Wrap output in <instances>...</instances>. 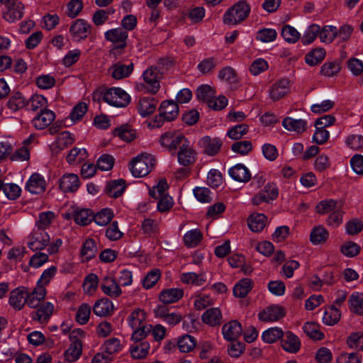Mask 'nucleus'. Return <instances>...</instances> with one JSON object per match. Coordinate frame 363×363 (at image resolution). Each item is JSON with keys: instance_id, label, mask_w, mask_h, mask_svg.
<instances>
[{"instance_id": "nucleus-11", "label": "nucleus", "mask_w": 363, "mask_h": 363, "mask_svg": "<svg viewBox=\"0 0 363 363\" xmlns=\"http://www.w3.org/2000/svg\"><path fill=\"white\" fill-rule=\"evenodd\" d=\"M105 38L113 43H119L120 45L112 50V53L116 55L119 49L125 47V40L128 38V33L121 28L111 29L105 33Z\"/></svg>"}, {"instance_id": "nucleus-8", "label": "nucleus", "mask_w": 363, "mask_h": 363, "mask_svg": "<svg viewBox=\"0 0 363 363\" xmlns=\"http://www.w3.org/2000/svg\"><path fill=\"white\" fill-rule=\"evenodd\" d=\"M177 159L179 163L184 167L192 164L196 160V152L186 140L179 146Z\"/></svg>"}, {"instance_id": "nucleus-23", "label": "nucleus", "mask_w": 363, "mask_h": 363, "mask_svg": "<svg viewBox=\"0 0 363 363\" xmlns=\"http://www.w3.org/2000/svg\"><path fill=\"white\" fill-rule=\"evenodd\" d=\"M281 346L283 349L290 353H296L301 348V341L298 336L291 331L286 332L282 336Z\"/></svg>"}, {"instance_id": "nucleus-42", "label": "nucleus", "mask_w": 363, "mask_h": 363, "mask_svg": "<svg viewBox=\"0 0 363 363\" xmlns=\"http://www.w3.org/2000/svg\"><path fill=\"white\" fill-rule=\"evenodd\" d=\"M145 319V313L140 308L134 310L128 318L129 325L133 330L135 328L144 325L143 321Z\"/></svg>"}, {"instance_id": "nucleus-49", "label": "nucleus", "mask_w": 363, "mask_h": 363, "mask_svg": "<svg viewBox=\"0 0 363 363\" xmlns=\"http://www.w3.org/2000/svg\"><path fill=\"white\" fill-rule=\"evenodd\" d=\"M177 345L182 352H189L196 347V341L193 336L185 335L179 338Z\"/></svg>"}, {"instance_id": "nucleus-36", "label": "nucleus", "mask_w": 363, "mask_h": 363, "mask_svg": "<svg viewBox=\"0 0 363 363\" xmlns=\"http://www.w3.org/2000/svg\"><path fill=\"white\" fill-rule=\"evenodd\" d=\"M82 345L79 340L74 341L65 352V358L69 362L77 360L82 354Z\"/></svg>"}, {"instance_id": "nucleus-39", "label": "nucleus", "mask_w": 363, "mask_h": 363, "mask_svg": "<svg viewBox=\"0 0 363 363\" xmlns=\"http://www.w3.org/2000/svg\"><path fill=\"white\" fill-rule=\"evenodd\" d=\"M73 218L76 223L86 225L92 221L93 213L88 208L78 209L74 211Z\"/></svg>"}, {"instance_id": "nucleus-61", "label": "nucleus", "mask_w": 363, "mask_h": 363, "mask_svg": "<svg viewBox=\"0 0 363 363\" xmlns=\"http://www.w3.org/2000/svg\"><path fill=\"white\" fill-rule=\"evenodd\" d=\"M281 35L288 43H296L300 38V33L292 26L286 25L282 28Z\"/></svg>"}, {"instance_id": "nucleus-59", "label": "nucleus", "mask_w": 363, "mask_h": 363, "mask_svg": "<svg viewBox=\"0 0 363 363\" xmlns=\"http://www.w3.org/2000/svg\"><path fill=\"white\" fill-rule=\"evenodd\" d=\"M320 26L317 24L311 25L305 31L301 42L303 45H308L314 41L319 35Z\"/></svg>"}, {"instance_id": "nucleus-58", "label": "nucleus", "mask_w": 363, "mask_h": 363, "mask_svg": "<svg viewBox=\"0 0 363 363\" xmlns=\"http://www.w3.org/2000/svg\"><path fill=\"white\" fill-rule=\"evenodd\" d=\"M337 35V28L334 26H325L320 28L319 38L323 43H330Z\"/></svg>"}, {"instance_id": "nucleus-64", "label": "nucleus", "mask_w": 363, "mask_h": 363, "mask_svg": "<svg viewBox=\"0 0 363 363\" xmlns=\"http://www.w3.org/2000/svg\"><path fill=\"white\" fill-rule=\"evenodd\" d=\"M3 192L6 196L11 200H16L21 196V189L16 184H4Z\"/></svg>"}, {"instance_id": "nucleus-2", "label": "nucleus", "mask_w": 363, "mask_h": 363, "mask_svg": "<svg viewBox=\"0 0 363 363\" xmlns=\"http://www.w3.org/2000/svg\"><path fill=\"white\" fill-rule=\"evenodd\" d=\"M155 164V159L152 155L143 153L133 159L130 170L135 177H143L152 171Z\"/></svg>"}, {"instance_id": "nucleus-55", "label": "nucleus", "mask_w": 363, "mask_h": 363, "mask_svg": "<svg viewBox=\"0 0 363 363\" xmlns=\"http://www.w3.org/2000/svg\"><path fill=\"white\" fill-rule=\"evenodd\" d=\"M87 156V152L85 149L72 148L67 156V161L72 164L75 162H83Z\"/></svg>"}, {"instance_id": "nucleus-28", "label": "nucleus", "mask_w": 363, "mask_h": 363, "mask_svg": "<svg viewBox=\"0 0 363 363\" xmlns=\"http://www.w3.org/2000/svg\"><path fill=\"white\" fill-rule=\"evenodd\" d=\"M183 290L180 289H164L160 292L159 299L164 304H170L178 301L183 296Z\"/></svg>"}, {"instance_id": "nucleus-50", "label": "nucleus", "mask_w": 363, "mask_h": 363, "mask_svg": "<svg viewBox=\"0 0 363 363\" xmlns=\"http://www.w3.org/2000/svg\"><path fill=\"white\" fill-rule=\"evenodd\" d=\"M96 252L97 247L95 241L91 238L86 240L81 250L82 256L86 260H89L96 256Z\"/></svg>"}, {"instance_id": "nucleus-53", "label": "nucleus", "mask_w": 363, "mask_h": 363, "mask_svg": "<svg viewBox=\"0 0 363 363\" xmlns=\"http://www.w3.org/2000/svg\"><path fill=\"white\" fill-rule=\"evenodd\" d=\"M26 104V99L19 92L15 93L7 102L8 108L13 111H16L23 108Z\"/></svg>"}, {"instance_id": "nucleus-15", "label": "nucleus", "mask_w": 363, "mask_h": 363, "mask_svg": "<svg viewBox=\"0 0 363 363\" xmlns=\"http://www.w3.org/2000/svg\"><path fill=\"white\" fill-rule=\"evenodd\" d=\"M290 90V82L286 79H281L277 81L271 86L269 90L270 99L273 101H278L284 97Z\"/></svg>"}, {"instance_id": "nucleus-22", "label": "nucleus", "mask_w": 363, "mask_h": 363, "mask_svg": "<svg viewBox=\"0 0 363 363\" xmlns=\"http://www.w3.org/2000/svg\"><path fill=\"white\" fill-rule=\"evenodd\" d=\"M242 332V325L237 320L225 323L222 328L223 337L228 341H235L241 335Z\"/></svg>"}, {"instance_id": "nucleus-19", "label": "nucleus", "mask_w": 363, "mask_h": 363, "mask_svg": "<svg viewBox=\"0 0 363 363\" xmlns=\"http://www.w3.org/2000/svg\"><path fill=\"white\" fill-rule=\"evenodd\" d=\"M24 5L19 0H13L11 4L6 7L4 18L9 22H14L23 17Z\"/></svg>"}, {"instance_id": "nucleus-31", "label": "nucleus", "mask_w": 363, "mask_h": 363, "mask_svg": "<svg viewBox=\"0 0 363 363\" xmlns=\"http://www.w3.org/2000/svg\"><path fill=\"white\" fill-rule=\"evenodd\" d=\"M306 121L303 119H294L291 117L285 118L282 121V125L289 131L301 133L306 130Z\"/></svg>"}, {"instance_id": "nucleus-30", "label": "nucleus", "mask_w": 363, "mask_h": 363, "mask_svg": "<svg viewBox=\"0 0 363 363\" xmlns=\"http://www.w3.org/2000/svg\"><path fill=\"white\" fill-rule=\"evenodd\" d=\"M203 322L211 326L219 325L222 320V314L218 308H211L206 310L201 316Z\"/></svg>"}, {"instance_id": "nucleus-13", "label": "nucleus", "mask_w": 363, "mask_h": 363, "mask_svg": "<svg viewBox=\"0 0 363 363\" xmlns=\"http://www.w3.org/2000/svg\"><path fill=\"white\" fill-rule=\"evenodd\" d=\"M55 113L50 110H42L32 120L33 126L37 130H43L48 127L55 120Z\"/></svg>"}, {"instance_id": "nucleus-52", "label": "nucleus", "mask_w": 363, "mask_h": 363, "mask_svg": "<svg viewBox=\"0 0 363 363\" xmlns=\"http://www.w3.org/2000/svg\"><path fill=\"white\" fill-rule=\"evenodd\" d=\"M214 90L208 84L199 86L196 93V98L199 101H205L207 104H208L211 98H214Z\"/></svg>"}, {"instance_id": "nucleus-60", "label": "nucleus", "mask_w": 363, "mask_h": 363, "mask_svg": "<svg viewBox=\"0 0 363 363\" xmlns=\"http://www.w3.org/2000/svg\"><path fill=\"white\" fill-rule=\"evenodd\" d=\"M74 142V137L69 131H63L59 134L57 139V146L59 149L63 150L72 145Z\"/></svg>"}, {"instance_id": "nucleus-27", "label": "nucleus", "mask_w": 363, "mask_h": 363, "mask_svg": "<svg viewBox=\"0 0 363 363\" xmlns=\"http://www.w3.org/2000/svg\"><path fill=\"white\" fill-rule=\"evenodd\" d=\"M113 310V304L108 298H101L97 301L93 307L94 313L100 317L111 315Z\"/></svg>"}, {"instance_id": "nucleus-29", "label": "nucleus", "mask_w": 363, "mask_h": 363, "mask_svg": "<svg viewBox=\"0 0 363 363\" xmlns=\"http://www.w3.org/2000/svg\"><path fill=\"white\" fill-rule=\"evenodd\" d=\"M230 176L235 181L247 182L251 178V174L247 168L242 164H238L231 167L229 171Z\"/></svg>"}, {"instance_id": "nucleus-63", "label": "nucleus", "mask_w": 363, "mask_h": 363, "mask_svg": "<svg viewBox=\"0 0 363 363\" xmlns=\"http://www.w3.org/2000/svg\"><path fill=\"white\" fill-rule=\"evenodd\" d=\"M91 306L87 303L82 304L76 314V320L81 325L86 323L89 319Z\"/></svg>"}, {"instance_id": "nucleus-48", "label": "nucleus", "mask_w": 363, "mask_h": 363, "mask_svg": "<svg viewBox=\"0 0 363 363\" xmlns=\"http://www.w3.org/2000/svg\"><path fill=\"white\" fill-rule=\"evenodd\" d=\"M284 335L283 330L277 327L271 328L263 332L262 338L267 343H273Z\"/></svg>"}, {"instance_id": "nucleus-1", "label": "nucleus", "mask_w": 363, "mask_h": 363, "mask_svg": "<svg viewBox=\"0 0 363 363\" xmlns=\"http://www.w3.org/2000/svg\"><path fill=\"white\" fill-rule=\"evenodd\" d=\"M250 6L245 0H240L229 8L223 15V23L235 26L243 21L250 14Z\"/></svg>"}, {"instance_id": "nucleus-4", "label": "nucleus", "mask_w": 363, "mask_h": 363, "mask_svg": "<svg viewBox=\"0 0 363 363\" xmlns=\"http://www.w3.org/2000/svg\"><path fill=\"white\" fill-rule=\"evenodd\" d=\"M103 99L107 104L119 108L127 106L130 102V95L119 87H113L106 90Z\"/></svg>"}, {"instance_id": "nucleus-32", "label": "nucleus", "mask_w": 363, "mask_h": 363, "mask_svg": "<svg viewBox=\"0 0 363 363\" xmlns=\"http://www.w3.org/2000/svg\"><path fill=\"white\" fill-rule=\"evenodd\" d=\"M253 281L251 279L244 278L240 280L233 288V294L238 298H244L252 289Z\"/></svg>"}, {"instance_id": "nucleus-33", "label": "nucleus", "mask_w": 363, "mask_h": 363, "mask_svg": "<svg viewBox=\"0 0 363 363\" xmlns=\"http://www.w3.org/2000/svg\"><path fill=\"white\" fill-rule=\"evenodd\" d=\"M350 311L357 315H363V294L352 293L348 300Z\"/></svg>"}, {"instance_id": "nucleus-51", "label": "nucleus", "mask_w": 363, "mask_h": 363, "mask_svg": "<svg viewBox=\"0 0 363 363\" xmlns=\"http://www.w3.org/2000/svg\"><path fill=\"white\" fill-rule=\"evenodd\" d=\"M325 56V52L323 49H315L306 55V62L311 66H315L320 63Z\"/></svg>"}, {"instance_id": "nucleus-57", "label": "nucleus", "mask_w": 363, "mask_h": 363, "mask_svg": "<svg viewBox=\"0 0 363 363\" xmlns=\"http://www.w3.org/2000/svg\"><path fill=\"white\" fill-rule=\"evenodd\" d=\"M231 150L240 155H246L252 151V145L250 140L238 141L231 145Z\"/></svg>"}, {"instance_id": "nucleus-35", "label": "nucleus", "mask_w": 363, "mask_h": 363, "mask_svg": "<svg viewBox=\"0 0 363 363\" xmlns=\"http://www.w3.org/2000/svg\"><path fill=\"white\" fill-rule=\"evenodd\" d=\"M125 189V181L123 179L113 180L106 185V192L111 197L118 198L124 191Z\"/></svg>"}, {"instance_id": "nucleus-5", "label": "nucleus", "mask_w": 363, "mask_h": 363, "mask_svg": "<svg viewBox=\"0 0 363 363\" xmlns=\"http://www.w3.org/2000/svg\"><path fill=\"white\" fill-rule=\"evenodd\" d=\"M28 239V247L36 251L44 249L48 245L50 236L44 230L38 229L30 234Z\"/></svg>"}, {"instance_id": "nucleus-10", "label": "nucleus", "mask_w": 363, "mask_h": 363, "mask_svg": "<svg viewBox=\"0 0 363 363\" xmlns=\"http://www.w3.org/2000/svg\"><path fill=\"white\" fill-rule=\"evenodd\" d=\"M285 309L278 305L267 307L258 314V318L264 322L277 321L285 315Z\"/></svg>"}, {"instance_id": "nucleus-12", "label": "nucleus", "mask_w": 363, "mask_h": 363, "mask_svg": "<svg viewBox=\"0 0 363 363\" xmlns=\"http://www.w3.org/2000/svg\"><path fill=\"white\" fill-rule=\"evenodd\" d=\"M26 293H28V288L23 286L12 290L9 300L11 307L18 311L21 310L27 303Z\"/></svg>"}, {"instance_id": "nucleus-54", "label": "nucleus", "mask_w": 363, "mask_h": 363, "mask_svg": "<svg viewBox=\"0 0 363 363\" xmlns=\"http://www.w3.org/2000/svg\"><path fill=\"white\" fill-rule=\"evenodd\" d=\"M249 131V126L247 124L242 123L230 128L227 135L232 140H238L242 138Z\"/></svg>"}, {"instance_id": "nucleus-21", "label": "nucleus", "mask_w": 363, "mask_h": 363, "mask_svg": "<svg viewBox=\"0 0 363 363\" xmlns=\"http://www.w3.org/2000/svg\"><path fill=\"white\" fill-rule=\"evenodd\" d=\"M79 187V179L73 173L65 174L60 179V188L65 192H74Z\"/></svg>"}, {"instance_id": "nucleus-7", "label": "nucleus", "mask_w": 363, "mask_h": 363, "mask_svg": "<svg viewBox=\"0 0 363 363\" xmlns=\"http://www.w3.org/2000/svg\"><path fill=\"white\" fill-rule=\"evenodd\" d=\"M69 32L73 40L80 41L84 40L91 33V26L86 21L77 19L70 26Z\"/></svg>"}, {"instance_id": "nucleus-9", "label": "nucleus", "mask_w": 363, "mask_h": 363, "mask_svg": "<svg viewBox=\"0 0 363 363\" xmlns=\"http://www.w3.org/2000/svg\"><path fill=\"white\" fill-rule=\"evenodd\" d=\"M161 73L156 67H151L146 69L143 77L146 83V88L152 94H155L160 89V79Z\"/></svg>"}, {"instance_id": "nucleus-18", "label": "nucleus", "mask_w": 363, "mask_h": 363, "mask_svg": "<svg viewBox=\"0 0 363 363\" xmlns=\"http://www.w3.org/2000/svg\"><path fill=\"white\" fill-rule=\"evenodd\" d=\"M222 144V141L219 138H211L210 136H204L199 141V145L203 149V152L209 156L218 154Z\"/></svg>"}, {"instance_id": "nucleus-37", "label": "nucleus", "mask_w": 363, "mask_h": 363, "mask_svg": "<svg viewBox=\"0 0 363 363\" xmlns=\"http://www.w3.org/2000/svg\"><path fill=\"white\" fill-rule=\"evenodd\" d=\"M181 281L184 284L201 286L206 281V277L203 273L188 272L181 275Z\"/></svg>"}, {"instance_id": "nucleus-44", "label": "nucleus", "mask_w": 363, "mask_h": 363, "mask_svg": "<svg viewBox=\"0 0 363 363\" xmlns=\"http://www.w3.org/2000/svg\"><path fill=\"white\" fill-rule=\"evenodd\" d=\"M202 239V234L198 229L188 231L184 236V242L186 247H194L199 245Z\"/></svg>"}, {"instance_id": "nucleus-24", "label": "nucleus", "mask_w": 363, "mask_h": 363, "mask_svg": "<svg viewBox=\"0 0 363 363\" xmlns=\"http://www.w3.org/2000/svg\"><path fill=\"white\" fill-rule=\"evenodd\" d=\"M158 101L155 98L143 97L139 100L138 110L140 115L146 117L155 112Z\"/></svg>"}, {"instance_id": "nucleus-34", "label": "nucleus", "mask_w": 363, "mask_h": 363, "mask_svg": "<svg viewBox=\"0 0 363 363\" xmlns=\"http://www.w3.org/2000/svg\"><path fill=\"white\" fill-rule=\"evenodd\" d=\"M150 350V344L147 341L135 342L130 347V352L134 359H143L147 356Z\"/></svg>"}, {"instance_id": "nucleus-16", "label": "nucleus", "mask_w": 363, "mask_h": 363, "mask_svg": "<svg viewBox=\"0 0 363 363\" xmlns=\"http://www.w3.org/2000/svg\"><path fill=\"white\" fill-rule=\"evenodd\" d=\"M134 69V64L124 65L120 62L113 64L108 69L111 76L116 80L129 77Z\"/></svg>"}, {"instance_id": "nucleus-56", "label": "nucleus", "mask_w": 363, "mask_h": 363, "mask_svg": "<svg viewBox=\"0 0 363 363\" xmlns=\"http://www.w3.org/2000/svg\"><path fill=\"white\" fill-rule=\"evenodd\" d=\"M114 13L115 9L113 8H109L106 10L99 9L93 14V23L96 26H101L108 20L109 15L113 14Z\"/></svg>"}, {"instance_id": "nucleus-45", "label": "nucleus", "mask_w": 363, "mask_h": 363, "mask_svg": "<svg viewBox=\"0 0 363 363\" xmlns=\"http://www.w3.org/2000/svg\"><path fill=\"white\" fill-rule=\"evenodd\" d=\"M340 311L335 306H331L330 308L325 311L323 316V322L328 325H333L340 319Z\"/></svg>"}, {"instance_id": "nucleus-26", "label": "nucleus", "mask_w": 363, "mask_h": 363, "mask_svg": "<svg viewBox=\"0 0 363 363\" xmlns=\"http://www.w3.org/2000/svg\"><path fill=\"white\" fill-rule=\"evenodd\" d=\"M267 222V218L263 213H254L247 218L249 228L255 233L262 231Z\"/></svg>"}, {"instance_id": "nucleus-62", "label": "nucleus", "mask_w": 363, "mask_h": 363, "mask_svg": "<svg viewBox=\"0 0 363 363\" xmlns=\"http://www.w3.org/2000/svg\"><path fill=\"white\" fill-rule=\"evenodd\" d=\"M218 78L230 84L236 83L238 77L235 69L230 67H225L220 69L218 73Z\"/></svg>"}, {"instance_id": "nucleus-25", "label": "nucleus", "mask_w": 363, "mask_h": 363, "mask_svg": "<svg viewBox=\"0 0 363 363\" xmlns=\"http://www.w3.org/2000/svg\"><path fill=\"white\" fill-rule=\"evenodd\" d=\"M101 287L103 292L111 297H118L122 293L119 285L113 277H104L101 284Z\"/></svg>"}, {"instance_id": "nucleus-14", "label": "nucleus", "mask_w": 363, "mask_h": 363, "mask_svg": "<svg viewBox=\"0 0 363 363\" xmlns=\"http://www.w3.org/2000/svg\"><path fill=\"white\" fill-rule=\"evenodd\" d=\"M46 294L45 287L38 284L31 291L28 289V293H26L28 306L31 308H37L44 301Z\"/></svg>"}, {"instance_id": "nucleus-3", "label": "nucleus", "mask_w": 363, "mask_h": 363, "mask_svg": "<svg viewBox=\"0 0 363 363\" xmlns=\"http://www.w3.org/2000/svg\"><path fill=\"white\" fill-rule=\"evenodd\" d=\"M159 114L155 116V123L157 128L162 126L164 121H172L177 118L179 115V106L172 100L164 101L161 103L159 108Z\"/></svg>"}, {"instance_id": "nucleus-43", "label": "nucleus", "mask_w": 363, "mask_h": 363, "mask_svg": "<svg viewBox=\"0 0 363 363\" xmlns=\"http://www.w3.org/2000/svg\"><path fill=\"white\" fill-rule=\"evenodd\" d=\"M304 333L311 338L321 340L324 338V334L320 330V325L315 323L307 322L303 327Z\"/></svg>"}, {"instance_id": "nucleus-41", "label": "nucleus", "mask_w": 363, "mask_h": 363, "mask_svg": "<svg viewBox=\"0 0 363 363\" xmlns=\"http://www.w3.org/2000/svg\"><path fill=\"white\" fill-rule=\"evenodd\" d=\"M114 135L125 142H130L136 137L135 130L128 125H123L114 130Z\"/></svg>"}, {"instance_id": "nucleus-6", "label": "nucleus", "mask_w": 363, "mask_h": 363, "mask_svg": "<svg viewBox=\"0 0 363 363\" xmlns=\"http://www.w3.org/2000/svg\"><path fill=\"white\" fill-rule=\"evenodd\" d=\"M186 140L182 133L174 131H168L162 134L160 138V145L169 151L175 150L178 145H181Z\"/></svg>"}, {"instance_id": "nucleus-20", "label": "nucleus", "mask_w": 363, "mask_h": 363, "mask_svg": "<svg viewBox=\"0 0 363 363\" xmlns=\"http://www.w3.org/2000/svg\"><path fill=\"white\" fill-rule=\"evenodd\" d=\"M54 311V305L50 302L40 304L37 310L33 313L32 318L40 323L48 321Z\"/></svg>"}, {"instance_id": "nucleus-47", "label": "nucleus", "mask_w": 363, "mask_h": 363, "mask_svg": "<svg viewBox=\"0 0 363 363\" xmlns=\"http://www.w3.org/2000/svg\"><path fill=\"white\" fill-rule=\"evenodd\" d=\"M113 218V213L110 208H104L96 215H93V220L98 225L105 226Z\"/></svg>"}, {"instance_id": "nucleus-38", "label": "nucleus", "mask_w": 363, "mask_h": 363, "mask_svg": "<svg viewBox=\"0 0 363 363\" xmlns=\"http://www.w3.org/2000/svg\"><path fill=\"white\" fill-rule=\"evenodd\" d=\"M328 235V230L319 225L313 228L311 230L310 240L313 245H319L327 240Z\"/></svg>"}, {"instance_id": "nucleus-40", "label": "nucleus", "mask_w": 363, "mask_h": 363, "mask_svg": "<svg viewBox=\"0 0 363 363\" xmlns=\"http://www.w3.org/2000/svg\"><path fill=\"white\" fill-rule=\"evenodd\" d=\"M102 349L113 357V354L122 350L123 345L119 339L116 337H111L104 342L102 345Z\"/></svg>"}, {"instance_id": "nucleus-46", "label": "nucleus", "mask_w": 363, "mask_h": 363, "mask_svg": "<svg viewBox=\"0 0 363 363\" xmlns=\"http://www.w3.org/2000/svg\"><path fill=\"white\" fill-rule=\"evenodd\" d=\"M27 105L30 106V108L36 111L38 110H45L47 108L48 101L45 97L42 95L35 94L32 96L27 101Z\"/></svg>"}, {"instance_id": "nucleus-17", "label": "nucleus", "mask_w": 363, "mask_h": 363, "mask_svg": "<svg viewBox=\"0 0 363 363\" xmlns=\"http://www.w3.org/2000/svg\"><path fill=\"white\" fill-rule=\"evenodd\" d=\"M46 189V182L38 173L33 174L26 184V189L33 194L43 193Z\"/></svg>"}]
</instances>
